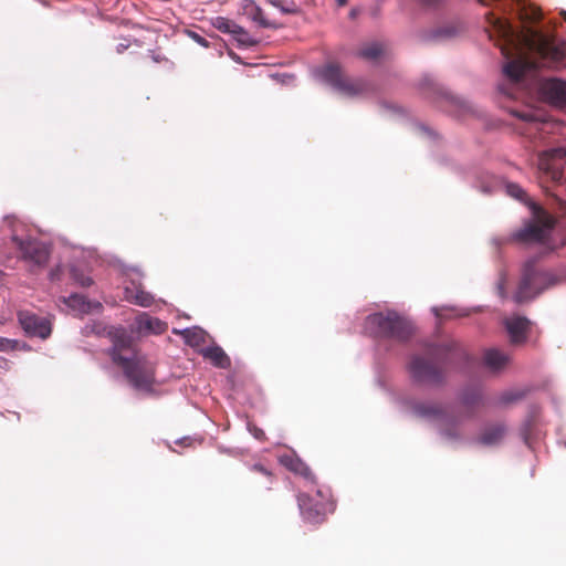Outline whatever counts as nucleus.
Masks as SVG:
<instances>
[{
	"mask_svg": "<svg viewBox=\"0 0 566 566\" xmlns=\"http://www.w3.org/2000/svg\"><path fill=\"white\" fill-rule=\"evenodd\" d=\"M486 18L502 41L499 44L501 53L507 60L503 73L512 82L517 83L526 73L541 67L554 69L564 60L563 49L541 31L524 27L521 32H516L506 19L491 12Z\"/></svg>",
	"mask_w": 566,
	"mask_h": 566,
	"instance_id": "nucleus-1",
	"label": "nucleus"
},
{
	"mask_svg": "<svg viewBox=\"0 0 566 566\" xmlns=\"http://www.w3.org/2000/svg\"><path fill=\"white\" fill-rule=\"evenodd\" d=\"M365 328L375 337L389 338L398 342H406L413 334L411 322L395 311L368 315L365 321Z\"/></svg>",
	"mask_w": 566,
	"mask_h": 566,
	"instance_id": "nucleus-2",
	"label": "nucleus"
},
{
	"mask_svg": "<svg viewBox=\"0 0 566 566\" xmlns=\"http://www.w3.org/2000/svg\"><path fill=\"white\" fill-rule=\"evenodd\" d=\"M441 348L430 345L426 355H412L408 363L411 379L420 385L440 386L444 381V371L439 364Z\"/></svg>",
	"mask_w": 566,
	"mask_h": 566,
	"instance_id": "nucleus-3",
	"label": "nucleus"
},
{
	"mask_svg": "<svg viewBox=\"0 0 566 566\" xmlns=\"http://www.w3.org/2000/svg\"><path fill=\"white\" fill-rule=\"evenodd\" d=\"M297 504L303 518L312 524L323 523L335 510L331 493L323 490H316L314 494L301 493Z\"/></svg>",
	"mask_w": 566,
	"mask_h": 566,
	"instance_id": "nucleus-4",
	"label": "nucleus"
},
{
	"mask_svg": "<svg viewBox=\"0 0 566 566\" xmlns=\"http://www.w3.org/2000/svg\"><path fill=\"white\" fill-rule=\"evenodd\" d=\"M531 209L535 221L527 223L523 229L518 230L514 237L520 242L544 244L551 237L555 219L536 203H532Z\"/></svg>",
	"mask_w": 566,
	"mask_h": 566,
	"instance_id": "nucleus-5",
	"label": "nucleus"
},
{
	"mask_svg": "<svg viewBox=\"0 0 566 566\" xmlns=\"http://www.w3.org/2000/svg\"><path fill=\"white\" fill-rule=\"evenodd\" d=\"M321 76L328 85L348 97L359 96L371 90L367 81L348 77L336 63L325 65L321 71Z\"/></svg>",
	"mask_w": 566,
	"mask_h": 566,
	"instance_id": "nucleus-6",
	"label": "nucleus"
},
{
	"mask_svg": "<svg viewBox=\"0 0 566 566\" xmlns=\"http://www.w3.org/2000/svg\"><path fill=\"white\" fill-rule=\"evenodd\" d=\"M128 382L138 391L151 394L156 384L155 365L145 356L128 360L119 366Z\"/></svg>",
	"mask_w": 566,
	"mask_h": 566,
	"instance_id": "nucleus-7",
	"label": "nucleus"
},
{
	"mask_svg": "<svg viewBox=\"0 0 566 566\" xmlns=\"http://www.w3.org/2000/svg\"><path fill=\"white\" fill-rule=\"evenodd\" d=\"M405 405L418 418L442 424L455 422L449 406L441 402L406 400Z\"/></svg>",
	"mask_w": 566,
	"mask_h": 566,
	"instance_id": "nucleus-8",
	"label": "nucleus"
},
{
	"mask_svg": "<svg viewBox=\"0 0 566 566\" xmlns=\"http://www.w3.org/2000/svg\"><path fill=\"white\" fill-rule=\"evenodd\" d=\"M547 275L538 272L533 265H527L523 277L514 293V301L518 304L527 302L546 289Z\"/></svg>",
	"mask_w": 566,
	"mask_h": 566,
	"instance_id": "nucleus-9",
	"label": "nucleus"
},
{
	"mask_svg": "<svg viewBox=\"0 0 566 566\" xmlns=\"http://www.w3.org/2000/svg\"><path fill=\"white\" fill-rule=\"evenodd\" d=\"M17 319L28 337L48 339L52 334V321L48 316H40L29 310H19Z\"/></svg>",
	"mask_w": 566,
	"mask_h": 566,
	"instance_id": "nucleus-10",
	"label": "nucleus"
},
{
	"mask_svg": "<svg viewBox=\"0 0 566 566\" xmlns=\"http://www.w3.org/2000/svg\"><path fill=\"white\" fill-rule=\"evenodd\" d=\"M112 342L111 356L117 366H122L142 355L136 348L133 337L125 329H116L112 334Z\"/></svg>",
	"mask_w": 566,
	"mask_h": 566,
	"instance_id": "nucleus-11",
	"label": "nucleus"
},
{
	"mask_svg": "<svg viewBox=\"0 0 566 566\" xmlns=\"http://www.w3.org/2000/svg\"><path fill=\"white\" fill-rule=\"evenodd\" d=\"M22 259L34 268H44L50 259V247L35 239H13Z\"/></svg>",
	"mask_w": 566,
	"mask_h": 566,
	"instance_id": "nucleus-12",
	"label": "nucleus"
},
{
	"mask_svg": "<svg viewBox=\"0 0 566 566\" xmlns=\"http://www.w3.org/2000/svg\"><path fill=\"white\" fill-rule=\"evenodd\" d=\"M543 97L551 104L563 106L566 104V82L558 78H548L541 83Z\"/></svg>",
	"mask_w": 566,
	"mask_h": 566,
	"instance_id": "nucleus-13",
	"label": "nucleus"
},
{
	"mask_svg": "<svg viewBox=\"0 0 566 566\" xmlns=\"http://www.w3.org/2000/svg\"><path fill=\"white\" fill-rule=\"evenodd\" d=\"M547 159H541V169H543L555 182H560L563 179V170L557 164L558 159H564L566 161V149H553L548 154Z\"/></svg>",
	"mask_w": 566,
	"mask_h": 566,
	"instance_id": "nucleus-14",
	"label": "nucleus"
},
{
	"mask_svg": "<svg viewBox=\"0 0 566 566\" xmlns=\"http://www.w3.org/2000/svg\"><path fill=\"white\" fill-rule=\"evenodd\" d=\"M135 331L139 334H161L166 331L167 324L159 318L151 317L147 313H140L135 318Z\"/></svg>",
	"mask_w": 566,
	"mask_h": 566,
	"instance_id": "nucleus-15",
	"label": "nucleus"
},
{
	"mask_svg": "<svg viewBox=\"0 0 566 566\" xmlns=\"http://www.w3.org/2000/svg\"><path fill=\"white\" fill-rule=\"evenodd\" d=\"M531 322L526 317L513 316L505 321L511 342L514 344L523 343L526 339V333Z\"/></svg>",
	"mask_w": 566,
	"mask_h": 566,
	"instance_id": "nucleus-16",
	"label": "nucleus"
},
{
	"mask_svg": "<svg viewBox=\"0 0 566 566\" xmlns=\"http://www.w3.org/2000/svg\"><path fill=\"white\" fill-rule=\"evenodd\" d=\"M125 298L135 305L142 307H149L154 304L155 297L144 290L140 284L132 283V285L125 287Z\"/></svg>",
	"mask_w": 566,
	"mask_h": 566,
	"instance_id": "nucleus-17",
	"label": "nucleus"
},
{
	"mask_svg": "<svg viewBox=\"0 0 566 566\" xmlns=\"http://www.w3.org/2000/svg\"><path fill=\"white\" fill-rule=\"evenodd\" d=\"M506 433V427L502 422L491 423L484 428L479 437V442L484 446L500 443Z\"/></svg>",
	"mask_w": 566,
	"mask_h": 566,
	"instance_id": "nucleus-18",
	"label": "nucleus"
},
{
	"mask_svg": "<svg viewBox=\"0 0 566 566\" xmlns=\"http://www.w3.org/2000/svg\"><path fill=\"white\" fill-rule=\"evenodd\" d=\"M483 360L488 368L496 371L509 364L510 357L499 349L490 348L484 352Z\"/></svg>",
	"mask_w": 566,
	"mask_h": 566,
	"instance_id": "nucleus-19",
	"label": "nucleus"
},
{
	"mask_svg": "<svg viewBox=\"0 0 566 566\" xmlns=\"http://www.w3.org/2000/svg\"><path fill=\"white\" fill-rule=\"evenodd\" d=\"M205 358L209 359L216 367L227 368L230 366V358L219 346L208 347L202 352Z\"/></svg>",
	"mask_w": 566,
	"mask_h": 566,
	"instance_id": "nucleus-20",
	"label": "nucleus"
},
{
	"mask_svg": "<svg viewBox=\"0 0 566 566\" xmlns=\"http://www.w3.org/2000/svg\"><path fill=\"white\" fill-rule=\"evenodd\" d=\"M216 27L218 30H220L222 32L231 33V34L235 35L240 42H245L244 38L248 35L247 31L242 27L234 23L233 21L224 19V18H218Z\"/></svg>",
	"mask_w": 566,
	"mask_h": 566,
	"instance_id": "nucleus-21",
	"label": "nucleus"
},
{
	"mask_svg": "<svg viewBox=\"0 0 566 566\" xmlns=\"http://www.w3.org/2000/svg\"><path fill=\"white\" fill-rule=\"evenodd\" d=\"M65 303L73 310H76L81 313H90L93 307H101L99 303H92L85 298V296L81 294H72L67 298H65Z\"/></svg>",
	"mask_w": 566,
	"mask_h": 566,
	"instance_id": "nucleus-22",
	"label": "nucleus"
},
{
	"mask_svg": "<svg viewBox=\"0 0 566 566\" xmlns=\"http://www.w3.org/2000/svg\"><path fill=\"white\" fill-rule=\"evenodd\" d=\"M285 465L293 472L303 475L305 479L315 482V476L311 469L300 459L297 458H290L287 461L284 462Z\"/></svg>",
	"mask_w": 566,
	"mask_h": 566,
	"instance_id": "nucleus-23",
	"label": "nucleus"
},
{
	"mask_svg": "<svg viewBox=\"0 0 566 566\" xmlns=\"http://www.w3.org/2000/svg\"><path fill=\"white\" fill-rule=\"evenodd\" d=\"M247 14L262 28H275V24L269 21L263 13V10L254 3L245 7Z\"/></svg>",
	"mask_w": 566,
	"mask_h": 566,
	"instance_id": "nucleus-24",
	"label": "nucleus"
},
{
	"mask_svg": "<svg viewBox=\"0 0 566 566\" xmlns=\"http://www.w3.org/2000/svg\"><path fill=\"white\" fill-rule=\"evenodd\" d=\"M526 395L525 390L511 389L505 390L497 397V403L501 406L511 405L522 400Z\"/></svg>",
	"mask_w": 566,
	"mask_h": 566,
	"instance_id": "nucleus-25",
	"label": "nucleus"
},
{
	"mask_svg": "<svg viewBox=\"0 0 566 566\" xmlns=\"http://www.w3.org/2000/svg\"><path fill=\"white\" fill-rule=\"evenodd\" d=\"M382 53H384V45L378 42H374V43H369V44H366L365 46H363L359 50L358 55L361 56L363 59L373 61V60L378 59Z\"/></svg>",
	"mask_w": 566,
	"mask_h": 566,
	"instance_id": "nucleus-26",
	"label": "nucleus"
},
{
	"mask_svg": "<svg viewBox=\"0 0 566 566\" xmlns=\"http://www.w3.org/2000/svg\"><path fill=\"white\" fill-rule=\"evenodd\" d=\"M506 192H507L511 197H513V198H515V199H517V200H520V201L524 202V203H525V205H527L530 208H531L532 203H534L533 201H531V200L528 199V197H527L526 192H525V191H524V190H523V189H522L517 184H507V185H506Z\"/></svg>",
	"mask_w": 566,
	"mask_h": 566,
	"instance_id": "nucleus-27",
	"label": "nucleus"
},
{
	"mask_svg": "<svg viewBox=\"0 0 566 566\" xmlns=\"http://www.w3.org/2000/svg\"><path fill=\"white\" fill-rule=\"evenodd\" d=\"M481 400V392L478 389L465 391L462 395V403L468 408L474 407Z\"/></svg>",
	"mask_w": 566,
	"mask_h": 566,
	"instance_id": "nucleus-28",
	"label": "nucleus"
},
{
	"mask_svg": "<svg viewBox=\"0 0 566 566\" xmlns=\"http://www.w3.org/2000/svg\"><path fill=\"white\" fill-rule=\"evenodd\" d=\"M283 0H268L269 3L279 8L283 13L291 14L298 12V9L293 4L292 7H285Z\"/></svg>",
	"mask_w": 566,
	"mask_h": 566,
	"instance_id": "nucleus-29",
	"label": "nucleus"
},
{
	"mask_svg": "<svg viewBox=\"0 0 566 566\" xmlns=\"http://www.w3.org/2000/svg\"><path fill=\"white\" fill-rule=\"evenodd\" d=\"M18 342L0 336V352H10L17 348Z\"/></svg>",
	"mask_w": 566,
	"mask_h": 566,
	"instance_id": "nucleus-30",
	"label": "nucleus"
},
{
	"mask_svg": "<svg viewBox=\"0 0 566 566\" xmlns=\"http://www.w3.org/2000/svg\"><path fill=\"white\" fill-rule=\"evenodd\" d=\"M514 116L525 120V122H533L535 120V116L531 112H513Z\"/></svg>",
	"mask_w": 566,
	"mask_h": 566,
	"instance_id": "nucleus-31",
	"label": "nucleus"
},
{
	"mask_svg": "<svg viewBox=\"0 0 566 566\" xmlns=\"http://www.w3.org/2000/svg\"><path fill=\"white\" fill-rule=\"evenodd\" d=\"M74 277L83 287H88L93 284V280L88 276H85V275L76 276L74 274Z\"/></svg>",
	"mask_w": 566,
	"mask_h": 566,
	"instance_id": "nucleus-32",
	"label": "nucleus"
},
{
	"mask_svg": "<svg viewBox=\"0 0 566 566\" xmlns=\"http://www.w3.org/2000/svg\"><path fill=\"white\" fill-rule=\"evenodd\" d=\"M190 35L191 38L197 42L199 43L200 45L202 46H208V42L205 38H202L201 35H199L198 33L196 32H190Z\"/></svg>",
	"mask_w": 566,
	"mask_h": 566,
	"instance_id": "nucleus-33",
	"label": "nucleus"
},
{
	"mask_svg": "<svg viewBox=\"0 0 566 566\" xmlns=\"http://www.w3.org/2000/svg\"><path fill=\"white\" fill-rule=\"evenodd\" d=\"M422 6L427 8H433L439 4L440 0H418Z\"/></svg>",
	"mask_w": 566,
	"mask_h": 566,
	"instance_id": "nucleus-34",
	"label": "nucleus"
},
{
	"mask_svg": "<svg viewBox=\"0 0 566 566\" xmlns=\"http://www.w3.org/2000/svg\"><path fill=\"white\" fill-rule=\"evenodd\" d=\"M61 268L56 266L50 271V280L54 281L60 277Z\"/></svg>",
	"mask_w": 566,
	"mask_h": 566,
	"instance_id": "nucleus-35",
	"label": "nucleus"
},
{
	"mask_svg": "<svg viewBox=\"0 0 566 566\" xmlns=\"http://www.w3.org/2000/svg\"><path fill=\"white\" fill-rule=\"evenodd\" d=\"M452 34H453V32H452V30H450V29H441V30H439V31H438V33H437V35H438V36H442V35H444V36H451Z\"/></svg>",
	"mask_w": 566,
	"mask_h": 566,
	"instance_id": "nucleus-36",
	"label": "nucleus"
},
{
	"mask_svg": "<svg viewBox=\"0 0 566 566\" xmlns=\"http://www.w3.org/2000/svg\"><path fill=\"white\" fill-rule=\"evenodd\" d=\"M253 470L261 472L263 474H269L268 470L261 464H254Z\"/></svg>",
	"mask_w": 566,
	"mask_h": 566,
	"instance_id": "nucleus-37",
	"label": "nucleus"
},
{
	"mask_svg": "<svg viewBox=\"0 0 566 566\" xmlns=\"http://www.w3.org/2000/svg\"><path fill=\"white\" fill-rule=\"evenodd\" d=\"M254 436L258 439H262L264 437V432L261 429H256Z\"/></svg>",
	"mask_w": 566,
	"mask_h": 566,
	"instance_id": "nucleus-38",
	"label": "nucleus"
},
{
	"mask_svg": "<svg viewBox=\"0 0 566 566\" xmlns=\"http://www.w3.org/2000/svg\"><path fill=\"white\" fill-rule=\"evenodd\" d=\"M339 4H345L346 3V0H337Z\"/></svg>",
	"mask_w": 566,
	"mask_h": 566,
	"instance_id": "nucleus-39",
	"label": "nucleus"
},
{
	"mask_svg": "<svg viewBox=\"0 0 566 566\" xmlns=\"http://www.w3.org/2000/svg\"><path fill=\"white\" fill-rule=\"evenodd\" d=\"M195 337L199 336L200 333L193 332L192 333Z\"/></svg>",
	"mask_w": 566,
	"mask_h": 566,
	"instance_id": "nucleus-40",
	"label": "nucleus"
}]
</instances>
